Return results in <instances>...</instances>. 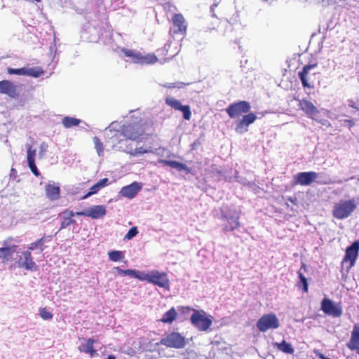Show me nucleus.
Wrapping results in <instances>:
<instances>
[{
  "label": "nucleus",
  "instance_id": "nucleus-26",
  "mask_svg": "<svg viewBox=\"0 0 359 359\" xmlns=\"http://www.w3.org/2000/svg\"><path fill=\"white\" fill-rule=\"evenodd\" d=\"M347 346L350 350H356L357 353L359 354V323L353 325L351 339L347 344Z\"/></svg>",
  "mask_w": 359,
  "mask_h": 359
},
{
  "label": "nucleus",
  "instance_id": "nucleus-1",
  "mask_svg": "<svg viewBox=\"0 0 359 359\" xmlns=\"http://www.w3.org/2000/svg\"><path fill=\"white\" fill-rule=\"evenodd\" d=\"M222 231L224 233L233 231L240 226V212L234 208L224 205L221 208Z\"/></svg>",
  "mask_w": 359,
  "mask_h": 359
},
{
  "label": "nucleus",
  "instance_id": "nucleus-31",
  "mask_svg": "<svg viewBox=\"0 0 359 359\" xmlns=\"http://www.w3.org/2000/svg\"><path fill=\"white\" fill-rule=\"evenodd\" d=\"M177 316V312L176 309L174 307H172L163 314L159 321L163 323L171 324L176 319Z\"/></svg>",
  "mask_w": 359,
  "mask_h": 359
},
{
  "label": "nucleus",
  "instance_id": "nucleus-17",
  "mask_svg": "<svg viewBox=\"0 0 359 359\" xmlns=\"http://www.w3.org/2000/svg\"><path fill=\"white\" fill-rule=\"evenodd\" d=\"M359 251V241H354L351 245L346 250L345 256L343 259L344 262H349L350 267H352L357 259Z\"/></svg>",
  "mask_w": 359,
  "mask_h": 359
},
{
  "label": "nucleus",
  "instance_id": "nucleus-28",
  "mask_svg": "<svg viewBox=\"0 0 359 359\" xmlns=\"http://www.w3.org/2000/svg\"><path fill=\"white\" fill-rule=\"evenodd\" d=\"M51 240L52 236H43L40 239L31 243L28 247V249L31 251L38 249L40 250V252H43L46 248L44 245L45 243L50 242Z\"/></svg>",
  "mask_w": 359,
  "mask_h": 359
},
{
  "label": "nucleus",
  "instance_id": "nucleus-19",
  "mask_svg": "<svg viewBox=\"0 0 359 359\" xmlns=\"http://www.w3.org/2000/svg\"><path fill=\"white\" fill-rule=\"evenodd\" d=\"M318 177V173L310 172H302L297 174L294 177L297 184L302 186L310 185Z\"/></svg>",
  "mask_w": 359,
  "mask_h": 359
},
{
  "label": "nucleus",
  "instance_id": "nucleus-13",
  "mask_svg": "<svg viewBox=\"0 0 359 359\" xmlns=\"http://www.w3.org/2000/svg\"><path fill=\"white\" fill-rule=\"evenodd\" d=\"M0 93L4 94L11 98H17L20 95L19 88L9 80L0 81Z\"/></svg>",
  "mask_w": 359,
  "mask_h": 359
},
{
  "label": "nucleus",
  "instance_id": "nucleus-35",
  "mask_svg": "<svg viewBox=\"0 0 359 359\" xmlns=\"http://www.w3.org/2000/svg\"><path fill=\"white\" fill-rule=\"evenodd\" d=\"M26 74L29 76H32L34 78H38L42 76L44 73V71L41 67H34V68H25Z\"/></svg>",
  "mask_w": 359,
  "mask_h": 359
},
{
  "label": "nucleus",
  "instance_id": "nucleus-49",
  "mask_svg": "<svg viewBox=\"0 0 359 359\" xmlns=\"http://www.w3.org/2000/svg\"><path fill=\"white\" fill-rule=\"evenodd\" d=\"M344 121L348 123L349 128H351L355 125L354 121L351 119H346Z\"/></svg>",
  "mask_w": 359,
  "mask_h": 359
},
{
  "label": "nucleus",
  "instance_id": "nucleus-11",
  "mask_svg": "<svg viewBox=\"0 0 359 359\" xmlns=\"http://www.w3.org/2000/svg\"><path fill=\"white\" fill-rule=\"evenodd\" d=\"M19 268H23L29 271H36L38 268L36 264L33 260L31 250L29 249L22 252V257L15 262Z\"/></svg>",
  "mask_w": 359,
  "mask_h": 359
},
{
  "label": "nucleus",
  "instance_id": "nucleus-54",
  "mask_svg": "<svg viewBox=\"0 0 359 359\" xmlns=\"http://www.w3.org/2000/svg\"><path fill=\"white\" fill-rule=\"evenodd\" d=\"M302 268H304V269H306V266H305V264H302Z\"/></svg>",
  "mask_w": 359,
  "mask_h": 359
},
{
  "label": "nucleus",
  "instance_id": "nucleus-23",
  "mask_svg": "<svg viewBox=\"0 0 359 359\" xmlns=\"http://www.w3.org/2000/svg\"><path fill=\"white\" fill-rule=\"evenodd\" d=\"M44 190L46 197L52 201H57L60 198V188L55 182L46 184Z\"/></svg>",
  "mask_w": 359,
  "mask_h": 359
},
{
  "label": "nucleus",
  "instance_id": "nucleus-43",
  "mask_svg": "<svg viewBox=\"0 0 359 359\" xmlns=\"http://www.w3.org/2000/svg\"><path fill=\"white\" fill-rule=\"evenodd\" d=\"M138 233L137 228L136 226H133L129 229L128 233L124 236V239L130 240L133 237H135Z\"/></svg>",
  "mask_w": 359,
  "mask_h": 359
},
{
  "label": "nucleus",
  "instance_id": "nucleus-45",
  "mask_svg": "<svg viewBox=\"0 0 359 359\" xmlns=\"http://www.w3.org/2000/svg\"><path fill=\"white\" fill-rule=\"evenodd\" d=\"M316 121L327 128H329L331 126V123L328 120L319 118V115H318L317 120H316Z\"/></svg>",
  "mask_w": 359,
  "mask_h": 359
},
{
  "label": "nucleus",
  "instance_id": "nucleus-38",
  "mask_svg": "<svg viewBox=\"0 0 359 359\" xmlns=\"http://www.w3.org/2000/svg\"><path fill=\"white\" fill-rule=\"evenodd\" d=\"M278 348L283 352L288 354H292L294 353V348L290 344L287 343L285 341H283L280 344H276Z\"/></svg>",
  "mask_w": 359,
  "mask_h": 359
},
{
  "label": "nucleus",
  "instance_id": "nucleus-27",
  "mask_svg": "<svg viewBox=\"0 0 359 359\" xmlns=\"http://www.w3.org/2000/svg\"><path fill=\"white\" fill-rule=\"evenodd\" d=\"M109 184V179L103 178L90 188V191L85 194L81 199H86L90 196L97 194L100 189Z\"/></svg>",
  "mask_w": 359,
  "mask_h": 359
},
{
  "label": "nucleus",
  "instance_id": "nucleus-53",
  "mask_svg": "<svg viewBox=\"0 0 359 359\" xmlns=\"http://www.w3.org/2000/svg\"><path fill=\"white\" fill-rule=\"evenodd\" d=\"M164 50H165V48L164 49H159V50H158V51H161L163 53L164 52Z\"/></svg>",
  "mask_w": 359,
  "mask_h": 359
},
{
  "label": "nucleus",
  "instance_id": "nucleus-51",
  "mask_svg": "<svg viewBox=\"0 0 359 359\" xmlns=\"http://www.w3.org/2000/svg\"><path fill=\"white\" fill-rule=\"evenodd\" d=\"M107 359H116V357L114 355H109Z\"/></svg>",
  "mask_w": 359,
  "mask_h": 359
},
{
  "label": "nucleus",
  "instance_id": "nucleus-44",
  "mask_svg": "<svg viewBox=\"0 0 359 359\" xmlns=\"http://www.w3.org/2000/svg\"><path fill=\"white\" fill-rule=\"evenodd\" d=\"M279 327V322L274 314L271 313V328L276 329Z\"/></svg>",
  "mask_w": 359,
  "mask_h": 359
},
{
  "label": "nucleus",
  "instance_id": "nucleus-22",
  "mask_svg": "<svg viewBox=\"0 0 359 359\" xmlns=\"http://www.w3.org/2000/svg\"><path fill=\"white\" fill-rule=\"evenodd\" d=\"M76 215H77L76 212H74L72 210L69 209H65L60 212L59 217L61 220L60 229L61 230L65 229L71 224H75L76 221L73 219V217Z\"/></svg>",
  "mask_w": 359,
  "mask_h": 359
},
{
  "label": "nucleus",
  "instance_id": "nucleus-5",
  "mask_svg": "<svg viewBox=\"0 0 359 359\" xmlns=\"http://www.w3.org/2000/svg\"><path fill=\"white\" fill-rule=\"evenodd\" d=\"M144 125L139 122L124 124L122 127V134L127 139L131 140H139L140 137L144 133Z\"/></svg>",
  "mask_w": 359,
  "mask_h": 359
},
{
  "label": "nucleus",
  "instance_id": "nucleus-24",
  "mask_svg": "<svg viewBox=\"0 0 359 359\" xmlns=\"http://www.w3.org/2000/svg\"><path fill=\"white\" fill-rule=\"evenodd\" d=\"M96 342L93 337L88 338L86 343L81 344L78 349L80 352H83L89 355L90 358H94L98 355L97 350L94 347V344Z\"/></svg>",
  "mask_w": 359,
  "mask_h": 359
},
{
  "label": "nucleus",
  "instance_id": "nucleus-55",
  "mask_svg": "<svg viewBox=\"0 0 359 359\" xmlns=\"http://www.w3.org/2000/svg\"><path fill=\"white\" fill-rule=\"evenodd\" d=\"M41 0H32V1L39 2Z\"/></svg>",
  "mask_w": 359,
  "mask_h": 359
},
{
  "label": "nucleus",
  "instance_id": "nucleus-20",
  "mask_svg": "<svg viewBox=\"0 0 359 359\" xmlns=\"http://www.w3.org/2000/svg\"><path fill=\"white\" fill-rule=\"evenodd\" d=\"M257 118L253 113H249L243 116V118L236 122V131L237 133H243L248 130V127L252 124Z\"/></svg>",
  "mask_w": 359,
  "mask_h": 359
},
{
  "label": "nucleus",
  "instance_id": "nucleus-42",
  "mask_svg": "<svg viewBox=\"0 0 359 359\" xmlns=\"http://www.w3.org/2000/svg\"><path fill=\"white\" fill-rule=\"evenodd\" d=\"M7 72L9 74H16V75H25V68H19V69H14L11 67H8L7 69Z\"/></svg>",
  "mask_w": 359,
  "mask_h": 359
},
{
  "label": "nucleus",
  "instance_id": "nucleus-52",
  "mask_svg": "<svg viewBox=\"0 0 359 359\" xmlns=\"http://www.w3.org/2000/svg\"><path fill=\"white\" fill-rule=\"evenodd\" d=\"M172 57H173V55H171V56L168 57L167 59H165V60H169V59L172 58Z\"/></svg>",
  "mask_w": 359,
  "mask_h": 359
},
{
  "label": "nucleus",
  "instance_id": "nucleus-37",
  "mask_svg": "<svg viewBox=\"0 0 359 359\" xmlns=\"http://www.w3.org/2000/svg\"><path fill=\"white\" fill-rule=\"evenodd\" d=\"M109 258L112 262H118L124 259V254L122 251L113 250L108 253Z\"/></svg>",
  "mask_w": 359,
  "mask_h": 359
},
{
  "label": "nucleus",
  "instance_id": "nucleus-7",
  "mask_svg": "<svg viewBox=\"0 0 359 359\" xmlns=\"http://www.w3.org/2000/svg\"><path fill=\"white\" fill-rule=\"evenodd\" d=\"M172 26L170 33L172 35H184L187 31V22L182 13H175L172 17Z\"/></svg>",
  "mask_w": 359,
  "mask_h": 359
},
{
  "label": "nucleus",
  "instance_id": "nucleus-46",
  "mask_svg": "<svg viewBox=\"0 0 359 359\" xmlns=\"http://www.w3.org/2000/svg\"><path fill=\"white\" fill-rule=\"evenodd\" d=\"M287 201H289L290 203H292L294 205H297L299 203L298 198L296 196L288 197Z\"/></svg>",
  "mask_w": 359,
  "mask_h": 359
},
{
  "label": "nucleus",
  "instance_id": "nucleus-9",
  "mask_svg": "<svg viewBox=\"0 0 359 359\" xmlns=\"http://www.w3.org/2000/svg\"><path fill=\"white\" fill-rule=\"evenodd\" d=\"M251 108L250 102L247 101H238L229 105L225 109L229 116L231 118H236L243 114L248 113Z\"/></svg>",
  "mask_w": 359,
  "mask_h": 359
},
{
  "label": "nucleus",
  "instance_id": "nucleus-33",
  "mask_svg": "<svg viewBox=\"0 0 359 359\" xmlns=\"http://www.w3.org/2000/svg\"><path fill=\"white\" fill-rule=\"evenodd\" d=\"M259 331L265 332L269 328V314L264 315L257 323Z\"/></svg>",
  "mask_w": 359,
  "mask_h": 359
},
{
  "label": "nucleus",
  "instance_id": "nucleus-18",
  "mask_svg": "<svg viewBox=\"0 0 359 359\" xmlns=\"http://www.w3.org/2000/svg\"><path fill=\"white\" fill-rule=\"evenodd\" d=\"M299 106L309 118L313 120H317V116L319 115V111L311 102L306 99H302L299 100Z\"/></svg>",
  "mask_w": 359,
  "mask_h": 359
},
{
  "label": "nucleus",
  "instance_id": "nucleus-25",
  "mask_svg": "<svg viewBox=\"0 0 359 359\" xmlns=\"http://www.w3.org/2000/svg\"><path fill=\"white\" fill-rule=\"evenodd\" d=\"M36 151L35 149H33L32 146H27V158L28 166L32 171V172L36 177L40 175V172L35 164V156Z\"/></svg>",
  "mask_w": 359,
  "mask_h": 359
},
{
  "label": "nucleus",
  "instance_id": "nucleus-50",
  "mask_svg": "<svg viewBox=\"0 0 359 359\" xmlns=\"http://www.w3.org/2000/svg\"><path fill=\"white\" fill-rule=\"evenodd\" d=\"M168 88H175L177 86L175 85V83H169L168 86H165Z\"/></svg>",
  "mask_w": 359,
  "mask_h": 359
},
{
  "label": "nucleus",
  "instance_id": "nucleus-21",
  "mask_svg": "<svg viewBox=\"0 0 359 359\" xmlns=\"http://www.w3.org/2000/svg\"><path fill=\"white\" fill-rule=\"evenodd\" d=\"M142 189V184L134 182L129 185L123 187L120 191L121 196L132 199L135 197L137 193Z\"/></svg>",
  "mask_w": 359,
  "mask_h": 359
},
{
  "label": "nucleus",
  "instance_id": "nucleus-32",
  "mask_svg": "<svg viewBox=\"0 0 359 359\" xmlns=\"http://www.w3.org/2000/svg\"><path fill=\"white\" fill-rule=\"evenodd\" d=\"M80 123H81L80 119H78V118H76L74 117H70V116H65L63 118V119L62 121V123L63 126L66 128H69L71 127L77 126L80 124Z\"/></svg>",
  "mask_w": 359,
  "mask_h": 359
},
{
  "label": "nucleus",
  "instance_id": "nucleus-8",
  "mask_svg": "<svg viewBox=\"0 0 359 359\" xmlns=\"http://www.w3.org/2000/svg\"><path fill=\"white\" fill-rule=\"evenodd\" d=\"M160 343L167 347L182 348L186 345V339L180 333L171 332L161 339Z\"/></svg>",
  "mask_w": 359,
  "mask_h": 359
},
{
  "label": "nucleus",
  "instance_id": "nucleus-15",
  "mask_svg": "<svg viewBox=\"0 0 359 359\" xmlns=\"http://www.w3.org/2000/svg\"><path fill=\"white\" fill-rule=\"evenodd\" d=\"M106 213L105 206L101 205H94L86 211L76 212L78 216L88 217L94 219L103 217Z\"/></svg>",
  "mask_w": 359,
  "mask_h": 359
},
{
  "label": "nucleus",
  "instance_id": "nucleus-41",
  "mask_svg": "<svg viewBox=\"0 0 359 359\" xmlns=\"http://www.w3.org/2000/svg\"><path fill=\"white\" fill-rule=\"evenodd\" d=\"M39 313L41 318L43 320H50L53 318V314L46 308H41Z\"/></svg>",
  "mask_w": 359,
  "mask_h": 359
},
{
  "label": "nucleus",
  "instance_id": "nucleus-2",
  "mask_svg": "<svg viewBox=\"0 0 359 359\" xmlns=\"http://www.w3.org/2000/svg\"><path fill=\"white\" fill-rule=\"evenodd\" d=\"M356 208L353 199L340 200L336 203L332 208V216L337 219H344L350 217Z\"/></svg>",
  "mask_w": 359,
  "mask_h": 359
},
{
  "label": "nucleus",
  "instance_id": "nucleus-4",
  "mask_svg": "<svg viewBox=\"0 0 359 359\" xmlns=\"http://www.w3.org/2000/svg\"><path fill=\"white\" fill-rule=\"evenodd\" d=\"M121 52L125 57H130L133 62L141 65H152L158 61L157 57L154 53L142 55L140 52L134 50L122 48Z\"/></svg>",
  "mask_w": 359,
  "mask_h": 359
},
{
  "label": "nucleus",
  "instance_id": "nucleus-12",
  "mask_svg": "<svg viewBox=\"0 0 359 359\" xmlns=\"http://www.w3.org/2000/svg\"><path fill=\"white\" fill-rule=\"evenodd\" d=\"M321 309L327 315L339 317L342 314V309L339 305L334 304L330 299L324 298L321 302Z\"/></svg>",
  "mask_w": 359,
  "mask_h": 359
},
{
  "label": "nucleus",
  "instance_id": "nucleus-14",
  "mask_svg": "<svg viewBox=\"0 0 359 359\" xmlns=\"http://www.w3.org/2000/svg\"><path fill=\"white\" fill-rule=\"evenodd\" d=\"M165 103L175 110L181 111L185 120L189 121L191 117V111L189 105H182L181 102L174 97H167Z\"/></svg>",
  "mask_w": 359,
  "mask_h": 359
},
{
  "label": "nucleus",
  "instance_id": "nucleus-30",
  "mask_svg": "<svg viewBox=\"0 0 359 359\" xmlns=\"http://www.w3.org/2000/svg\"><path fill=\"white\" fill-rule=\"evenodd\" d=\"M158 162L163 164V165L170 166L172 168H175L178 171L185 170L187 172H189V168L187 167V165L178 161L160 159L158 160Z\"/></svg>",
  "mask_w": 359,
  "mask_h": 359
},
{
  "label": "nucleus",
  "instance_id": "nucleus-29",
  "mask_svg": "<svg viewBox=\"0 0 359 359\" xmlns=\"http://www.w3.org/2000/svg\"><path fill=\"white\" fill-rule=\"evenodd\" d=\"M158 162L163 164V165L170 166L172 168H175L178 171L185 170L187 172H189V168L187 167V165L178 161L160 159L158 160Z\"/></svg>",
  "mask_w": 359,
  "mask_h": 359
},
{
  "label": "nucleus",
  "instance_id": "nucleus-39",
  "mask_svg": "<svg viewBox=\"0 0 359 359\" xmlns=\"http://www.w3.org/2000/svg\"><path fill=\"white\" fill-rule=\"evenodd\" d=\"M93 140L98 156H102L104 153V145L102 142L100 141V138L96 136L93 138Z\"/></svg>",
  "mask_w": 359,
  "mask_h": 359
},
{
  "label": "nucleus",
  "instance_id": "nucleus-40",
  "mask_svg": "<svg viewBox=\"0 0 359 359\" xmlns=\"http://www.w3.org/2000/svg\"><path fill=\"white\" fill-rule=\"evenodd\" d=\"M151 150L149 149L144 148L143 147L135 148L134 150L129 151V154L132 156H137L138 155L147 154L151 152Z\"/></svg>",
  "mask_w": 359,
  "mask_h": 359
},
{
  "label": "nucleus",
  "instance_id": "nucleus-3",
  "mask_svg": "<svg viewBox=\"0 0 359 359\" xmlns=\"http://www.w3.org/2000/svg\"><path fill=\"white\" fill-rule=\"evenodd\" d=\"M144 280L165 290L170 289V280L165 272L153 270L149 273H144L143 281Z\"/></svg>",
  "mask_w": 359,
  "mask_h": 359
},
{
  "label": "nucleus",
  "instance_id": "nucleus-36",
  "mask_svg": "<svg viewBox=\"0 0 359 359\" xmlns=\"http://www.w3.org/2000/svg\"><path fill=\"white\" fill-rule=\"evenodd\" d=\"M144 271H140L135 269H126L124 276H129L130 277L143 281Z\"/></svg>",
  "mask_w": 359,
  "mask_h": 359
},
{
  "label": "nucleus",
  "instance_id": "nucleus-16",
  "mask_svg": "<svg viewBox=\"0 0 359 359\" xmlns=\"http://www.w3.org/2000/svg\"><path fill=\"white\" fill-rule=\"evenodd\" d=\"M18 246L16 245L0 248V261L1 263L8 264L9 262L16 260V258H14V255L18 252Z\"/></svg>",
  "mask_w": 359,
  "mask_h": 359
},
{
  "label": "nucleus",
  "instance_id": "nucleus-10",
  "mask_svg": "<svg viewBox=\"0 0 359 359\" xmlns=\"http://www.w3.org/2000/svg\"><path fill=\"white\" fill-rule=\"evenodd\" d=\"M190 320L200 331H207L212 325V320L197 310H194Z\"/></svg>",
  "mask_w": 359,
  "mask_h": 359
},
{
  "label": "nucleus",
  "instance_id": "nucleus-34",
  "mask_svg": "<svg viewBox=\"0 0 359 359\" xmlns=\"http://www.w3.org/2000/svg\"><path fill=\"white\" fill-rule=\"evenodd\" d=\"M297 274L299 280L297 282V286L299 288H301L304 292H308L309 289L307 278L301 272V270L298 271Z\"/></svg>",
  "mask_w": 359,
  "mask_h": 359
},
{
  "label": "nucleus",
  "instance_id": "nucleus-6",
  "mask_svg": "<svg viewBox=\"0 0 359 359\" xmlns=\"http://www.w3.org/2000/svg\"><path fill=\"white\" fill-rule=\"evenodd\" d=\"M317 67V63L305 65L302 70L298 73L299 78L304 88H312L314 87L316 74L311 73V70Z\"/></svg>",
  "mask_w": 359,
  "mask_h": 359
},
{
  "label": "nucleus",
  "instance_id": "nucleus-48",
  "mask_svg": "<svg viewBox=\"0 0 359 359\" xmlns=\"http://www.w3.org/2000/svg\"><path fill=\"white\" fill-rule=\"evenodd\" d=\"M114 269L116 271L119 275H125L126 270L121 269L118 266L114 267Z\"/></svg>",
  "mask_w": 359,
  "mask_h": 359
},
{
  "label": "nucleus",
  "instance_id": "nucleus-47",
  "mask_svg": "<svg viewBox=\"0 0 359 359\" xmlns=\"http://www.w3.org/2000/svg\"><path fill=\"white\" fill-rule=\"evenodd\" d=\"M13 240H14V239H13V237H11V236H9V237L6 238L4 241V242H3V245H4V246H8V244H9L11 242H12Z\"/></svg>",
  "mask_w": 359,
  "mask_h": 359
}]
</instances>
